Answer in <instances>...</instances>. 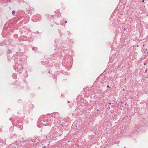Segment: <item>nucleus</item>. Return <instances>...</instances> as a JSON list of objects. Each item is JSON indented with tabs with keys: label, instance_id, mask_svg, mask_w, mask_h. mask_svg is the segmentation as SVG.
<instances>
[{
	"label": "nucleus",
	"instance_id": "7",
	"mask_svg": "<svg viewBox=\"0 0 148 148\" xmlns=\"http://www.w3.org/2000/svg\"><path fill=\"white\" fill-rule=\"evenodd\" d=\"M121 103H123V102H121Z\"/></svg>",
	"mask_w": 148,
	"mask_h": 148
},
{
	"label": "nucleus",
	"instance_id": "2",
	"mask_svg": "<svg viewBox=\"0 0 148 148\" xmlns=\"http://www.w3.org/2000/svg\"><path fill=\"white\" fill-rule=\"evenodd\" d=\"M109 104L110 105H111V103H110Z\"/></svg>",
	"mask_w": 148,
	"mask_h": 148
},
{
	"label": "nucleus",
	"instance_id": "1",
	"mask_svg": "<svg viewBox=\"0 0 148 148\" xmlns=\"http://www.w3.org/2000/svg\"><path fill=\"white\" fill-rule=\"evenodd\" d=\"M15 13V11H13L12 12V13L13 14H14Z\"/></svg>",
	"mask_w": 148,
	"mask_h": 148
},
{
	"label": "nucleus",
	"instance_id": "4",
	"mask_svg": "<svg viewBox=\"0 0 148 148\" xmlns=\"http://www.w3.org/2000/svg\"><path fill=\"white\" fill-rule=\"evenodd\" d=\"M68 103H69L70 102L69 101H68Z\"/></svg>",
	"mask_w": 148,
	"mask_h": 148
},
{
	"label": "nucleus",
	"instance_id": "3",
	"mask_svg": "<svg viewBox=\"0 0 148 148\" xmlns=\"http://www.w3.org/2000/svg\"><path fill=\"white\" fill-rule=\"evenodd\" d=\"M107 87H109V85H108V86H107Z\"/></svg>",
	"mask_w": 148,
	"mask_h": 148
},
{
	"label": "nucleus",
	"instance_id": "6",
	"mask_svg": "<svg viewBox=\"0 0 148 148\" xmlns=\"http://www.w3.org/2000/svg\"><path fill=\"white\" fill-rule=\"evenodd\" d=\"M144 1V0H143V2Z\"/></svg>",
	"mask_w": 148,
	"mask_h": 148
},
{
	"label": "nucleus",
	"instance_id": "5",
	"mask_svg": "<svg viewBox=\"0 0 148 148\" xmlns=\"http://www.w3.org/2000/svg\"><path fill=\"white\" fill-rule=\"evenodd\" d=\"M67 23V21H66V22H65V23Z\"/></svg>",
	"mask_w": 148,
	"mask_h": 148
}]
</instances>
